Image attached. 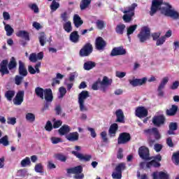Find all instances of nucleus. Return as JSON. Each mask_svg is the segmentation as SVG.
<instances>
[{"label":"nucleus","mask_w":179,"mask_h":179,"mask_svg":"<svg viewBox=\"0 0 179 179\" xmlns=\"http://www.w3.org/2000/svg\"><path fill=\"white\" fill-rule=\"evenodd\" d=\"M157 10H160L162 15H164L167 17H171L175 20L179 19V13L173 8V6L169 3L164 2V0H152L150 10V16H153L157 13Z\"/></svg>","instance_id":"f257e3e1"},{"label":"nucleus","mask_w":179,"mask_h":179,"mask_svg":"<svg viewBox=\"0 0 179 179\" xmlns=\"http://www.w3.org/2000/svg\"><path fill=\"white\" fill-rule=\"evenodd\" d=\"M17 66V62L15 57H12L10 59V62H8V59H3L0 63V73L1 76L4 75H9V71H15Z\"/></svg>","instance_id":"f03ea898"},{"label":"nucleus","mask_w":179,"mask_h":179,"mask_svg":"<svg viewBox=\"0 0 179 179\" xmlns=\"http://www.w3.org/2000/svg\"><path fill=\"white\" fill-rule=\"evenodd\" d=\"M138 6L136 3H134L131 6L128 7V9L123 11L125 15H123V20L125 23H129L132 20V17L135 15V8Z\"/></svg>","instance_id":"7ed1b4c3"},{"label":"nucleus","mask_w":179,"mask_h":179,"mask_svg":"<svg viewBox=\"0 0 179 179\" xmlns=\"http://www.w3.org/2000/svg\"><path fill=\"white\" fill-rule=\"evenodd\" d=\"M90 97L89 91L83 90L78 94V104L80 111H87V108L85 106V100Z\"/></svg>","instance_id":"20e7f679"},{"label":"nucleus","mask_w":179,"mask_h":179,"mask_svg":"<svg viewBox=\"0 0 179 179\" xmlns=\"http://www.w3.org/2000/svg\"><path fill=\"white\" fill-rule=\"evenodd\" d=\"M67 174H76L74 178L76 179H82L85 178V175L83 173V167L79 165L73 168H69L66 169Z\"/></svg>","instance_id":"39448f33"},{"label":"nucleus","mask_w":179,"mask_h":179,"mask_svg":"<svg viewBox=\"0 0 179 179\" xmlns=\"http://www.w3.org/2000/svg\"><path fill=\"white\" fill-rule=\"evenodd\" d=\"M150 37V29L148 27H144L141 29V31L138 34V38L140 40V43H145L147 40H149Z\"/></svg>","instance_id":"423d86ee"},{"label":"nucleus","mask_w":179,"mask_h":179,"mask_svg":"<svg viewBox=\"0 0 179 179\" xmlns=\"http://www.w3.org/2000/svg\"><path fill=\"white\" fill-rule=\"evenodd\" d=\"M93 52V45L90 43H85L80 50V57H89Z\"/></svg>","instance_id":"0eeeda50"},{"label":"nucleus","mask_w":179,"mask_h":179,"mask_svg":"<svg viewBox=\"0 0 179 179\" xmlns=\"http://www.w3.org/2000/svg\"><path fill=\"white\" fill-rule=\"evenodd\" d=\"M143 134L145 135V136H149V138L153 135L157 141H159V139L162 138L160 133H159V130L156 127H153L152 129H146L143 131Z\"/></svg>","instance_id":"6e6552de"},{"label":"nucleus","mask_w":179,"mask_h":179,"mask_svg":"<svg viewBox=\"0 0 179 179\" xmlns=\"http://www.w3.org/2000/svg\"><path fill=\"white\" fill-rule=\"evenodd\" d=\"M138 155L143 160H151L149 156L150 154L149 153V148L145 146H141L138 148Z\"/></svg>","instance_id":"1a4fd4ad"},{"label":"nucleus","mask_w":179,"mask_h":179,"mask_svg":"<svg viewBox=\"0 0 179 179\" xmlns=\"http://www.w3.org/2000/svg\"><path fill=\"white\" fill-rule=\"evenodd\" d=\"M131 141V134L129 133L123 132L119 135L117 138L118 145H125V143H128Z\"/></svg>","instance_id":"9d476101"},{"label":"nucleus","mask_w":179,"mask_h":179,"mask_svg":"<svg viewBox=\"0 0 179 179\" xmlns=\"http://www.w3.org/2000/svg\"><path fill=\"white\" fill-rule=\"evenodd\" d=\"M18 65V73L20 76L26 78V76L29 75V72L27 71V69L26 68V64L22 60H19Z\"/></svg>","instance_id":"9b49d317"},{"label":"nucleus","mask_w":179,"mask_h":179,"mask_svg":"<svg viewBox=\"0 0 179 179\" xmlns=\"http://www.w3.org/2000/svg\"><path fill=\"white\" fill-rule=\"evenodd\" d=\"M169 83V77H164L162 80L161 81L158 88V96L159 97H163L164 96V92L163 91V89H164L166 85Z\"/></svg>","instance_id":"f8f14e48"},{"label":"nucleus","mask_w":179,"mask_h":179,"mask_svg":"<svg viewBox=\"0 0 179 179\" xmlns=\"http://www.w3.org/2000/svg\"><path fill=\"white\" fill-rule=\"evenodd\" d=\"M148 109L143 106H138L136 109V116L138 118H145V117H148Z\"/></svg>","instance_id":"ddd939ff"},{"label":"nucleus","mask_w":179,"mask_h":179,"mask_svg":"<svg viewBox=\"0 0 179 179\" xmlns=\"http://www.w3.org/2000/svg\"><path fill=\"white\" fill-rule=\"evenodd\" d=\"M147 81L148 78L146 77H144L141 79L134 78L133 80H129L130 85L133 86V87H136V86H142L143 85H145Z\"/></svg>","instance_id":"4468645a"},{"label":"nucleus","mask_w":179,"mask_h":179,"mask_svg":"<svg viewBox=\"0 0 179 179\" xmlns=\"http://www.w3.org/2000/svg\"><path fill=\"white\" fill-rule=\"evenodd\" d=\"M127 54V50L124 48L122 46L114 48L111 52L110 57H117L118 55H125Z\"/></svg>","instance_id":"2eb2a0df"},{"label":"nucleus","mask_w":179,"mask_h":179,"mask_svg":"<svg viewBox=\"0 0 179 179\" xmlns=\"http://www.w3.org/2000/svg\"><path fill=\"white\" fill-rule=\"evenodd\" d=\"M106 45L107 43H106V41H104L102 37L99 36L96 38L95 48L96 50H98V51L103 50L104 48H106Z\"/></svg>","instance_id":"dca6fc26"},{"label":"nucleus","mask_w":179,"mask_h":179,"mask_svg":"<svg viewBox=\"0 0 179 179\" xmlns=\"http://www.w3.org/2000/svg\"><path fill=\"white\" fill-rule=\"evenodd\" d=\"M164 122H166V117L163 115L155 116L152 118V124H154L155 127H160V125L164 124Z\"/></svg>","instance_id":"f3484780"},{"label":"nucleus","mask_w":179,"mask_h":179,"mask_svg":"<svg viewBox=\"0 0 179 179\" xmlns=\"http://www.w3.org/2000/svg\"><path fill=\"white\" fill-rule=\"evenodd\" d=\"M24 99V91H19L13 99V103L15 106H20L23 103Z\"/></svg>","instance_id":"a211bd4d"},{"label":"nucleus","mask_w":179,"mask_h":179,"mask_svg":"<svg viewBox=\"0 0 179 179\" xmlns=\"http://www.w3.org/2000/svg\"><path fill=\"white\" fill-rule=\"evenodd\" d=\"M170 176L169 173L163 171H155L152 173V179H169Z\"/></svg>","instance_id":"6ab92c4d"},{"label":"nucleus","mask_w":179,"mask_h":179,"mask_svg":"<svg viewBox=\"0 0 179 179\" xmlns=\"http://www.w3.org/2000/svg\"><path fill=\"white\" fill-rule=\"evenodd\" d=\"M71 154L79 160H83L84 162H90V159H92V155H83V154L79 153L78 151H71Z\"/></svg>","instance_id":"aec40b11"},{"label":"nucleus","mask_w":179,"mask_h":179,"mask_svg":"<svg viewBox=\"0 0 179 179\" xmlns=\"http://www.w3.org/2000/svg\"><path fill=\"white\" fill-rule=\"evenodd\" d=\"M43 99H45V101L52 103L54 96L52 95V90L50 88L45 89Z\"/></svg>","instance_id":"412c9836"},{"label":"nucleus","mask_w":179,"mask_h":179,"mask_svg":"<svg viewBox=\"0 0 179 179\" xmlns=\"http://www.w3.org/2000/svg\"><path fill=\"white\" fill-rule=\"evenodd\" d=\"M66 139L69 142H76L77 141H79V133L77 131L69 133L66 135Z\"/></svg>","instance_id":"4be33fe9"},{"label":"nucleus","mask_w":179,"mask_h":179,"mask_svg":"<svg viewBox=\"0 0 179 179\" xmlns=\"http://www.w3.org/2000/svg\"><path fill=\"white\" fill-rule=\"evenodd\" d=\"M117 119L115 120V122H120L121 124L125 123V116L124 115V112H122V110L119 109L117 110L115 112Z\"/></svg>","instance_id":"5701e85b"},{"label":"nucleus","mask_w":179,"mask_h":179,"mask_svg":"<svg viewBox=\"0 0 179 179\" xmlns=\"http://www.w3.org/2000/svg\"><path fill=\"white\" fill-rule=\"evenodd\" d=\"M69 132H71V127H69L68 124H64L58 130V133L61 136L68 135Z\"/></svg>","instance_id":"b1692460"},{"label":"nucleus","mask_w":179,"mask_h":179,"mask_svg":"<svg viewBox=\"0 0 179 179\" xmlns=\"http://www.w3.org/2000/svg\"><path fill=\"white\" fill-rule=\"evenodd\" d=\"M169 130H168V135H176L174 131L178 129V124L177 122H170L169 125Z\"/></svg>","instance_id":"393cba45"},{"label":"nucleus","mask_w":179,"mask_h":179,"mask_svg":"<svg viewBox=\"0 0 179 179\" xmlns=\"http://www.w3.org/2000/svg\"><path fill=\"white\" fill-rule=\"evenodd\" d=\"M117 131H118V124L117 123L112 124L108 131V134L110 138H114V136H115Z\"/></svg>","instance_id":"a878e982"},{"label":"nucleus","mask_w":179,"mask_h":179,"mask_svg":"<svg viewBox=\"0 0 179 179\" xmlns=\"http://www.w3.org/2000/svg\"><path fill=\"white\" fill-rule=\"evenodd\" d=\"M79 38H80V36H79L78 31H73L71 33L69 40L71 43H74L75 44L79 43Z\"/></svg>","instance_id":"bb28decb"},{"label":"nucleus","mask_w":179,"mask_h":179,"mask_svg":"<svg viewBox=\"0 0 179 179\" xmlns=\"http://www.w3.org/2000/svg\"><path fill=\"white\" fill-rule=\"evenodd\" d=\"M177 111H178V106L172 105L171 108L166 110V114L169 115V117H173V115L177 114Z\"/></svg>","instance_id":"cd10ccee"},{"label":"nucleus","mask_w":179,"mask_h":179,"mask_svg":"<svg viewBox=\"0 0 179 179\" xmlns=\"http://www.w3.org/2000/svg\"><path fill=\"white\" fill-rule=\"evenodd\" d=\"M17 37H20L21 38H24L26 41H30V35L29 32L24 30L19 31L16 34Z\"/></svg>","instance_id":"c85d7f7f"},{"label":"nucleus","mask_w":179,"mask_h":179,"mask_svg":"<svg viewBox=\"0 0 179 179\" xmlns=\"http://www.w3.org/2000/svg\"><path fill=\"white\" fill-rule=\"evenodd\" d=\"M73 24L75 27H80L82 24H83V20H82V18H80V16L78 14H75L73 15Z\"/></svg>","instance_id":"c756f323"},{"label":"nucleus","mask_w":179,"mask_h":179,"mask_svg":"<svg viewBox=\"0 0 179 179\" xmlns=\"http://www.w3.org/2000/svg\"><path fill=\"white\" fill-rule=\"evenodd\" d=\"M45 90L43 89L42 87H37L35 88V94H36L37 97L41 99V100H44V93Z\"/></svg>","instance_id":"7c9ffc66"},{"label":"nucleus","mask_w":179,"mask_h":179,"mask_svg":"<svg viewBox=\"0 0 179 179\" xmlns=\"http://www.w3.org/2000/svg\"><path fill=\"white\" fill-rule=\"evenodd\" d=\"M162 166V164L160 162H158L157 161L152 159L149 162H147L146 164V168L150 169V167H155V169H157Z\"/></svg>","instance_id":"2f4dec72"},{"label":"nucleus","mask_w":179,"mask_h":179,"mask_svg":"<svg viewBox=\"0 0 179 179\" xmlns=\"http://www.w3.org/2000/svg\"><path fill=\"white\" fill-rule=\"evenodd\" d=\"M90 3H92V0H81L80 3V10H85V9H87L90 6Z\"/></svg>","instance_id":"473e14b6"},{"label":"nucleus","mask_w":179,"mask_h":179,"mask_svg":"<svg viewBox=\"0 0 179 179\" xmlns=\"http://www.w3.org/2000/svg\"><path fill=\"white\" fill-rule=\"evenodd\" d=\"M15 90H8L5 92L4 96L8 101H12V99L15 97Z\"/></svg>","instance_id":"72a5a7b5"},{"label":"nucleus","mask_w":179,"mask_h":179,"mask_svg":"<svg viewBox=\"0 0 179 179\" xmlns=\"http://www.w3.org/2000/svg\"><path fill=\"white\" fill-rule=\"evenodd\" d=\"M138 29L137 24H134L127 28V37L131 41V34H134V31Z\"/></svg>","instance_id":"f704fd0d"},{"label":"nucleus","mask_w":179,"mask_h":179,"mask_svg":"<svg viewBox=\"0 0 179 179\" xmlns=\"http://www.w3.org/2000/svg\"><path fill=\"white\" fill-rule=\"evenodd\" d=\"M96 66V63L94 62L88 61L84 64V69L85 71H90Z\"/></svg>","instance_id":"c9c22d12"},{"label":"nucleus","mask_w":179,"mask_h":179,"mask_svg":"<svg viewBox=\"0 0 179 179\" xmlns=\"http://www.w3.org/2000/svg\"><path fill=\"white\" fill-rule=\"evenodd\" d=\"M54 157H55V159H56L57 160H59V162H62V163H65V162H66V160L68 159L66 157V156H65L62 153L55 154Z\"/></svg>","instance_id":"e433bc0d"},{"label":"nucleus","mask_w":179,"mask_h":179,"mask_svg":"<svg viewBox=\"0 0 179 179\" xmlns=\"http://www.w3.org/2000/svg\"><path fill=\"white\" fill-rule=\"evenodd\" d=\"M63 29L66 33H71L72 31V22L71 21L66 22L63 24Z\"/></svg>","instance_id":"4c0bfd02"},{"label":"nucleus","mask_w":179,"mask_h":179,"mask_svg":"<svg viewBox=\"0 0 179 179\" xmlns=\"http://www.w3.org/2000/svg\"><path fill=\"white\" fill-rule=\"evenodd\" d=\"M127 169V166H125V163L121 162L117 166H116L115 170L116 173H122V171Z\"/></svg>","instance_id":"58836bf2"},{"label":"nucleus","mask_w":179,"mask_h":179,"mask_svg":"<svg viewBox=\"0 0 179 179\" xmlns=\"http://www.w3.org/2000/svg\"><path fill=\"white\" fill-rule=\"evenodd\" d=\"M39 34H40L39 37H38L39 43L41 45V47H44V45H45V43H46L45 33L41 32Z\"/></svg>","instance_id":"ea45409f"},{"label":"nucleus","mask_w":179,"mask_h":179,"mask_svg":"<svg viewBox=\"0 0 179 179\" xmlns=\"http://www.w3.org/2000/svg\"><path fill=\"white\" fill-rule=\"evenodd\" d=\"M171 160L173 164H176V166H178L179 164V151L173 152Z\"/></svg>","instance_id":"a19ab883"},{"label":"nucleus","mask_w":179,"mask_h":179,"mask_svg":"<svg viewBox=\"0 0 179 179\" xmlns=\"http://www.w3.org/2000/svg\"><path fill=\"white\" fill-rule=\"evenodd\" d=\"M125 24H121L116 26L115 31L117 34H124L125 30Z\"/></svg>","instance_id":"79ce46f5"},{"label":"nucleus","mask_w":179,"mask_h":179,"mask_svg":"<svg viewBox=\"0 0 179 179\" xmlns=\"http://www.w3.org/2000/svg\"><path fill=\"white\" fill-rule=\"evenodd\" d=\"M25 118L29 122H34L36 121V115L31 113H27Z\"/></svg>","instance_id":"37998d69"},{"label":"nucleus","mask_w":179,"mask_h":179,"mask_svg":"<svg viewBox=\"0 0 179 179\" xmlns=\"http://www.w3.org/2000/svg\"><path fill=\"white\" fill-rule=\"evenodd\" d=\"M20 164L21 167H27V166H30V164H31L30 158L29 157H25L24 159L21 161Z\"/></svg>","instance_id":"c03bdc74"},{"label":"nucleus","mask_w":179,"mask_h":179,"mask_svg":"<svg viewBox=\"0 0 179 179\" xmlns=\"http://www.w3.org/2000/svg\"><path fill=\"white\" fill-rule=\"evenodd\" d=\"M96 27L99 30H103L106 27V22L103 20H98L96 22Z\"/></svg>","instance_id":"a18cd8bd"},{"label":"nucleus","mask_w":179,"mask_h":179,"mask_svg":"<svg viewBox=\"0 0 179 179\" xmlns=\"http://www.w3.org/2000/svg\"><path fill=\"white\" fill-rule=\"evenodd\" d=\"M59 8V3L57 2L55 0H53L52 1V3L50 4V9L52 12H55L57 9Z\"/></svg>","instance_id":"49530a36"},{"label":"nucleus","mask_w":179,"mask_h":179,"mask_svg":"<svg viewBox=\"0 0 179 179\" xmlns=\"http://www.w3.org/2000/svg\"><path fill=\"white\" fill-rule=\"evenodd\" d=\"M100 85H101V86H110L111 81L108 80L107 76H104L102 81H100Z\"/></svg>","instance_id":"de8ad7c7"},{"label":"nucleus","mask_w":179,"mask_h":179,"mask_svg":"<svg viewBox=\"0 0 179 179\" xmlns=\"http://www.w3.org/2000/svg\"><path fill=\"white\" fill-rule=\"evenodd\" d=\"M5 30L6 31V36H12V34H13V28H12V27H10L9 24H6L5 26Z\"/></svg>","instance_id":"09e8293b"},{"label":"nucleus","mask_w":179,"mask_h":179,"mask_svg":"<svg viewBox=\"0 0 179 179\" xmlns=\"http://www.w3.org/2000/svg\"><path fill=\"white\" fill-rule=\"evenodd\" d=\"M23 76L17 75L15 77V83L17 86H20L22 85V82H23Z\"/></svg>","instance_id":"8fccbe9b"},{"label":"nucleus","mask_w":179,"mask_h":179,"mask_svg":"<svg viewBox=\"0 0 179 179\" xmlns=\"http://www.w3.org/2000/svg\"><path fill=\"white\" fill-rule=\"evenodd\" d=\"M0 144L3 145V146H8L9 140L8 138V136H4L0 138Z\"/></svg>","instance_id":"3c124183"},{"label":"nucleus","mask_w":179,"mask_h":179,"mask_svg":"<svg viewBox=\"0 0 179 179\" xmlns=\"http://www.w3.org/2000/svg\"><path fill=\"white\" fill-rule=\"evenodd\" d=\"M54 126H52V123L51 122V121L48 120L45 126V131H48V132H51Z\"/></svg>","instance_id":"603ef678"},{"label":"nucleus","mask_w":179,"mask_h":179,"mask_svg":"<svg viewBox=\"0 0 179 179\" xmlns=\"http://www.w3.org/2000/svg\"><path fill=\"white\" fill-rule=\"evenodd\" d=\"M166 43V36H161L159 38L156 42V45H163Z\"/></svg>","instance_id":"864d4df0"},{"label":"nucleus","mask_w":179,"mask_h":179,"mask_svg":"<svg viewBox=\"0 0 179 179\" xmlns=\"http://www.w3.org/2000/svg\"><path fill=\"white\" fill-rule=\"evenodd\" d=\"M101 138L104 142V143H107L108 142V138H107V132L106 131H102L101 133Z\"/></svg>","instance_id":"5fc2aeb1"},{"label":"nucleus","mask_w":179,"mask_h":179,"mask_svg":"<svg viewBox=\"0 0 179 179\" xmlns=\"http://www.w3.org/2000/svg\"><path fill=\"white\" fill-rule=\"evenodd\" d=\"M59 92L60 93L59 99H62V97H64V96H65V94H66V89L64 87H61L59 89Z\"/></svg>","instance_id":"6e6d98bb"},{"label":"nucleus","mask_w":179,"mask_h":179,"mask_svg":"<svg viewBox=\"0 0 179 179\" xmlns=\"http://www.w3.org/2000/svg\"><path fill=\"white\" fill-rule=\"evenodd\" d=\"M34 169L36 173H43V167L41 164H37Z\"/></svg>","instance_id":"4d7b16f0"},{"label":"nucleus","mask_w":179,"mask_h":179,"mask_svg":"<svg viewBox=\"0 0 179 179\" xmlns=\"http://www.w3.org/2000/svg\"><path fill=\"white\" fill-rule=\"evenodd\" d=\"M51 142L52 143H53V145H57V143H59L62 142V139L58 137H52Z\"/></svg>","instance_id":"13d9d810"},{"label":"nucleus","mask_w":179,"mask_h":179,"mask_svg":"<svg viewBox=\"0 0 179 179\" xmlns=\"http://www.w3.org/2000/svg\"><path fill=\"white\" fill-rule=\"evenodd\" d=\"M161 34H162L160 32H155L151 34V36L152 37L154 41H157L159 38H160Z\"/></svg>","instance_id":"bf43d9fd"},{"label":"nucleus","mask_w":179,"mask_h":179,"mask_svg":"<svg viewBox=\"0 0 179 179\" xmlns=\"http://www.w3.org/2000/svg\"><path fill=\"white\" fill-rule=\"evenodd\" d=\"M87 131L90 132V135L92 138H96L97 136V134L96 133V130H94V128L92 127H87Z\"/></svg>","instance_id":"052dcab7"},{"label":"nucleus","mask_w":179,"mask_h":179,"mask_svg":"<svg viewBox=\"0 0 179 179\" xmlns=\"http://www.w3.org/2000/svg\"><path fill=\"white\" fill-rule=\"evenodd\" d=\"M29 8L30 9H31V10H34V13H38L39 10H38V6H37V4L33 3L29 6Z\"/></svg>","instance_id":"680f3d73"},{"label":"nucleus","mask_w":179,"mask_h":179,"mask_svg":"<svg viewBox=\"0 0 179 179\" xmlns=\"http://www.w3.org/2000/svg\"><path fill=\"white\" fill-rule=\"evenodd\" d=\"M7 123L10 125H15L16 124V117H8Z\"/></svg>","instance_id":"e2e57ef3"},{"label":"nucleus","mask_w":179,"mask_h":179,"mask_svg":"<svg viewBox=\"0 0 179 179\" xmlns=\"http://www.w3.org/2000/svg\"><path fill=\"white\" fill-rule=\"evenodd\" d=\"M29 61L31 62H36L37 61V54L36 53H31L29 55Z\"/></svg>","instance_id":"0e129e2a"},{"label":"nucleus","mask_w":179,"mask_h":179,"mask_svg":"<svg viewBox=\"0 0 179 179\" xmlns=\"http://www.w3.org/2000/svg\"><path fill=\"white\" fill-rule=\"evenodd\" d=\"M178 86H179V82H178V80H176L173 83L172 85H171V87H170V89L171 90H176L178 89Z\"/></svg>","instance_id":"69168bd1"},{"label":"nucleus","mask_w":179,"mask_h":179,"mask_svg":"<svg viewBox=\"0 0 179 179\" xmlns=\"http://www.w3.org/2000/svg\"><path fill=\"white\" fill-rule=\"evenodd\" d=\"M112 177L114 179H121L122 178V173L120 172L113 173Z\"/></svg>","instance_id":"338daca9"},{"label":"nucleus","mask_w":179,"mask_h":179,"mask_svg":"<svg viewBox=\"0 0 179 179\" xmlns=\"http://www.w3.org/2000/svg\"><path fill=\"white\" fill-rule=\"evenodd\" d=\"M61 125H62V121L57 120L56 122H55L53 123V128L55 129H57V128H59V127H61Z\"/></svg>","instance_id":"774afa93"}]
</instances>
